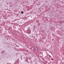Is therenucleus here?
Here are the masks:
<instances>
[{"label":"nucleus","instance_id":"f257e3e1","mask_svg":"<svg viewBox=\"0 0 64 64\" xmlns=\"http://www.w3.org/2000/svg\"><path fill=\"white\" fill-rule=\"evenodd\" d=\"M21 13H22V14H23V13H24V12H21Z\"/></svg>","mask_w":64,"mask_h":64}]
</instances>
